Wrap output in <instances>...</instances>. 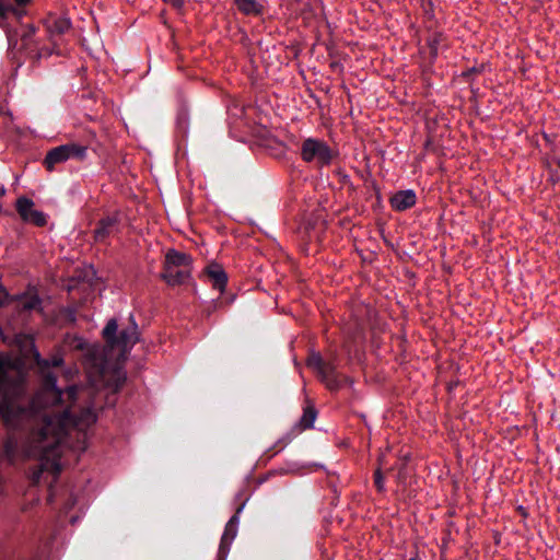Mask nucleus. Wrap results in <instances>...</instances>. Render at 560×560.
Returning <instances> with one entry per match:
<instances>
[{"instance_id": "nucleus-27", "label": "nucleus", "mask_w": 560, "mask_h": 560, "mask_svg": "<svg viewBox=\"0 0 560 560\" xmlns=\"http://www.w3.org/2000/svg\"><path fill=\"white\" fill-rule=\"evenodd\" d=\"M9 299L8 291L0 284V307L5 304Z\"/></svg>"}, {"instance_id": "nucleus-11", "label": "nucleus", "mask_w": 560, "mask_h": 560, "mask_svg": "<svg viewBox=\"0 0 560 560\" xmlns=\"http://www.w3.org/2000/svg\"><path fill=\"white\" fill-rule=\"evenodd\" d=\"M45 27L50 36H60L71 27V21L66 16L49 15L45 20Z\"/></svg>"}, {"instance_id": "nucleus-9", "label": "nucleus", "mask_w": 560, "mask_h": 560, "mask_svg": "<svg viewBox=\"0 0 560 560\" xmlns=\"http://www.w3.org/2000/svg\"><path fill=\"white\" fill-rule=\"evenodd\" d=\"M213 289L223 293L228 284V275L221 265L212 262L205 270Z\"/></svg>"}, {"instance_id": "nucleus-20", "label": "nucleus", "mask_w": 560, "mask_h": 560, "mask_svg": "<svg viewBox=\"0 0 560 560\" xmlns=\"http://www.w3.org/2000/svg\"><path fill=\"white\" fill-rule=\"evenodd\" d=\"M10 13L20 18L24 14V11L19 8H15L11 3V0H0V19L8 18Z\"/></svg>"}, {"instance_id": "nucleus-13", "label": "nucleus", "mask_w": 560, "mask_h": 560, "mask_svg": "<svg viewBox=\"0 0 560 560\" xmlns=\"http://www.w3.org/2000/svg\"><path fill=\"white\" fill-rule=\"evenodd\" d=\"M62 151L66 153L68 160L85 161L88 158V147L77 143L68 142L61 144Z\"/></svg>"}, {"instance_id": "nucleus-6", "label": "nucleus", "mask_w": 560, "mask_h": 560, "mask_svg": "<svg viewBox=\"0 0 560 560\" xmlns=\"http://www.w3.org/2000/svg\"><path fill=\"white\" fill-rule=\"evenodd\" d=\"M317 418V410L314 406L307 405L303 409V413L298 421V423L292 428L291 432L282 436L277 441V443L272 446L273 453H278L282 450L287 444H289L293 438L300 434L302 431L313 428L314 422Z\"/></svg>"}, {"instance_id": "nucleus-17", "label": "nucleus", "mask_w": 560, "mask_h": 560, "mask_svg": "<svg viewBox=\"0 0 560 560\" xmlns=\"http://www.w3.org/2000/svg\"><path fill=\"white\" fill-rule=\"evenodd\" d=\"M237 529L238 528L230 527V525H228V524L225 525L224 532H223L221 540H220L218 551L226 552V555H229V552L231 550L232 542L237 535Z\"/></svg>"}, {"instance_id": "nucleus-3", "label": "nucleus", "mask_w": 560, "mask_h": 560, "mask_svg": "<svg viewBox=\"0 0 560 560\" xmlns=\"http://www.w3.org/2000/svg\"><path fill=\"white\" fill-rule=\"evenodd\" d=\"M191 256L187 253L171 248L165 254L161 278L168 285H180L191 278Z\"/></svg>"}, {"instance_id": "nucleus-26", "label": "nucleus", "mask_w": 560, "mask_h": 560, "mask_svg": "<svg viewBox=\"0 0 560 560\" xmlns=\"http://www.w3.org/2000/svg\"><path fill=\"white\" fill-rule=\"evenodd\" d=\"M245 506V502H243L235 511V514L229 520V522L226 523L228 525H230V527H235V528H238V524H240V514L241 512L243 511Z\"/></svg>"}, {"instance_id": "nucleus-16", "label": "nucleus", "mask_w": 560, "mask_h": 560, "mask_svg": "<svg viewBox=\"0 0 560 560\" xmlns=\"http://www.w3.org/2000/svg\"><path fill=\"white\" fill-rule=\"evenodd\" d=\"M18 438L14 433L10 434L4 441L3 455L9 464H14L18 454Z\"/></svg>"}, {"instance_id": "nucleus-4", "label": "nucleus", "mask_w": 560, "mask_h": 560, "mask_svg": "<svg viewBox=\"0 0 560 560\" xmlns=\"http://www.w3.org/2000/svg\"><path fill=\"white\" fill-rule=\"evenodd\" d=\"M131 324L118 331V323L116 318H110L103 331L102 336L110 348H119L122 353L129 352L139 340V330L133 316H130Z\"/></svg>"}, {"instance_id": "nucleus-7", "label": "nucleus", "mask_w": 560, "mask_h": 560, "mask_svg": "<svg viewBox=\"0 0 560 560\" xmlns=\"http://www.w3.org/2000/svg\"><path fill=\"white\" fill-rule=\"evenodd\" d=\"M15 208L24 222L36 226H45L47 224V215L43 211L34 209V201L32 199L25 196L18 198Z\"/></svg>"}, {"instance_id": "nucleus-8", "label": "nucleus", "mask_w": 560, "mask_h": 560, "mask_svg": "<svg viewBox=\"0 0 560 560\" xmlns=\"http://www.w3.org/2000/svg\"><path fill=\"white\" fill-rule=\"evenodd\" d=\"M119 220L117 215L102 218L94 230V240L104 243L110 235L118 232Z\"/></svg>"}, {"instance_id": "nucleus-19", "label": "nucleus", "mask_w": 560, "mask_h": 560, "mask_svg": "<svg viewBox=\"0 0 560 560\" xmlns=\"http://www.w3.org/2000/svg\"><path fill=\"white\" fill-rule=\"evenodd\" d=\"M16 300L19 301V308L25 312L37 310L42 304L40 299L36 294L19 295Z\"/></svg>"}, {"instance_id": "nucleus-32", "label": "nucleus", "mask_w": 560, "mask_h": 560, "mask_svg": "<svg viewBox=\"0 0 560 560\" xmlns=\"http://www.w3.org/2000/svg\"><path fill=\"white\" fill-rule=\"evenodd\" d=\"M5 194V188L3 186L0 187V197Z\"/></svg>"}, {"instance_id": "nucleus-1", "label": "nucleus", "mask_w": 560, "mask_h": 560, "mask_svg": "<svg viewBox=\"0 0 560 560\" xmlns=\"http://www.w3.org/2000/svg\"><path fill=\"white\" fill-rule=\"evenodd\" d=\"M10 368L9 358L4 353H0V417L9 429H20L24 424L38 428L44 425L46 417L60 416L66 411H70L72 418L80 417L86 409L95 415L90 406L78 409L74 404L78 386H69L63 393L58 388L57 377L54 373L45 374L43 387L33 398L30 408L19 406L8 388Z\"/></svg>"}, {"instance_id": "nucleus-18", "label": "nucleus", "mask_w": 560, "mask_h": 560, "mask_svg": "<svg viewBox=\"0 0 560 560\" xmlns=\"http://www.w3.org/2000/svg\"><path fill=\"white\" fill-rule=\"evenodd\" d=\"M445 40L443 33L441 32H432L429 34L427 38V44L430 49V58L435 59L439 55V49L442 43Z\"/></svg>"}, {"instance_id": "nucleus-24", "label": "nucleus", "mask_w": 560, "mask_h": 560, "mask_svg": "<svg viewBox=\"0 0 560 560\" xmlns=\"http://www.w3.org/2000/svg\"><path fill=\"white\" fill-rule=\"evenodd\" d=\"M40 365L48 366H61L63 364V359L60 355H54L50 360H43L38 362Z\"/></svg>"}, {"instance_id": "nucleus-15", "label": "nucleus", "mask_w": 560, "mask_h": 560, "mask_svg": "<svg viewBox=\"0 0 560 560\" xmlns=\"http://www.w3.org/2000/svg\"><path fill=\"white\" fill-rule=\"evenodd\" d=\"M235 4L245 15H259L262 13L264 7L256 0H235Z\"/></svg>"}, {"instance_id": "nucleus-12", "label": "nucleus", "mask_w": 560, "mask_h": 560, "mask_svg": "<svg viewBox=\"0 0 560 560\" xmlns=\"http://www.w3.org/2000/svg\"><path fill=\"white\" fill-rule=\"evenodd\" d=\"M68 160L66 153L62 151L61 145L50 149L44 158V166L48 172H52L56 165L66 163Z\"/></svg>"}, {"instance_id": "nucleus-31", "label": "nucleus", "mask_w": 560, "mask_h": 560, "mask_svg": "<svg viewBox=\"0 0 560 560\" xmlns=\"http://www.w3.org/2000/svg\"><path fill=\"white\" fill-rule=\"evenodd\" d=\"M228 556L226 552L218 551L217 560H228Z\"/></svg>"}, {"instance_id": "nucleus-28", "label": "nucleus", "mask_w": 560, "mask_h": 560, "mask_svg": "<svg viewBox=\"0 0 560 560\" xmlns=\"http://www.w3.org/2000/svg\"><path fill=\"white\" fill-rule=\"evenodd\" d=\"M163 1L178 10H180L185 4V0H163Z\"/></svg>"}, {"instance_id": "nucleus-2", "label": "nucleus", "mask_w": 560, "mask_h": 560, "mask_svg": "<svg viewBox=\"0 0 560 560\" xmlns=\"http://www.w3.org/2000/svg\"><path fill=\"white\" fill-rule=\"evenodd\" d=\"M95 422L96 415L86 409L78 418H72L70 411L46 417L44 425L32 428L26 455L39 459V464L31 471L32 482L37 485L46 470H51L57 477L61 471L60 446L67 443V436L77 430L85 438L84 431Z\"/></svg>"}, {"instance_id": "nucleus-23", "label": "nucleus", "mask_w": 560, "mask_h": 560, "mask_svg": "<svg viewBox=\"0 0 560 560\" xmlns=\"http://www.w3.org/2000/svg\"><path fill=\"white\" fill-rule=\"evenodd\" d=\"M483 70H485V65L483 63L478 65V66H474V67H470L467 70L463 71L462 77L465 78L466 80H470V78L472 75L479 74Z\"/></svg>"}, {"instance_id": "nucleus-29", "label": "nucleus", "mask_w": 560, "mask_h": 560, "mask_svg": "<svg viewBox=\"0 0 560 560\" xmlns=\"http://www.w3.org/2000/svg\"><path fill=\"white\" fill-rule=\"evenodd\" d=\"M405 464H400L398 474H397V481L402 482L405 480Z\"/></svg>"}, {"instance_id": "nucleus-22", "label": "nucleus", "mask_w": 560, "mask_h": 560, "mask_svg": "<svg viewBox=\"0 0 560 560\" xmlns=\"http://www.w3.org/2000/svg\"><path fill=\"white\" fill-rule=\"evenodd\" d=\"M374 485L378 492H385V481L381 468H377L374 471Z\"/></svg>"}, {"instance_id": "nucleus-21", "label": "nucleus", "mask_w": 560, "mask_h": 560, "mask_svg": "<svg viewBox=\"0 0 560 560\" xmlns=\"http://www.w3.org/2000/svg\"><path fill=\"white\" fill-rule=\"evenodd\" d=\"M322 378L326 383L327 387L331 390H336L341 386V383L337 377L335 369L334 372H327L326 375H322Z\"/></svg>"}, {"instance_id": "nucleus-14", "label": "nucleus", "mask_w": 560, "mask_h": 560, "mask_svg": "<svg viewBox=\"0 0 560 560\" xmlns=\"http://www.w3.org/2000/svg\"><path fill=\"white\" fill-rule=\"evenodd\" d=\"M307 366L316 370L320 376L326 375L327 372H334V365L331 363H326L317 352L310 354L307 358Z\"/></svg>"}, {"instance_id": "nucleus-30", "label": "nucleus", "mask_w": 560, "mask_h": 560, "mask_svg": "<svg viewBox=\"0 0 560 560\" xmlns=\"http://www.w3.org/2000/svg\"><path fill=\"white\" fill-rule=\"evenodd\" d=\"M32 0H14L16 7L15 8H19L20 7H25Z\"/></svg>"}, {"instance_id": "nucleus-10", "label": "nucleus", "mask_w": 560, "mask_h": 560, "mask_svg": "<svg viewBox=\"0 0 560 560\" xmlns=\"http://www.w3.org/2000/svg\"><path fill=\"white\" fill-rule=\"evenodd\" d=\"M390 206L396 211H405L417 202L416 192L412 189L399 190L390 199Z\"/></svg>"}, {"instance_id": "nucleus-25", "label": "nucleus", "mask_w": 560, "mask_h": 560, "mask_svg": "<svg viewBox=\"0 0 560 560\" xmlns=\"http://www.w3.org/2000/svg\"><path fill=\"white\" fill-rule=\"evenodd\" d=\"M114 376H115V384L113 385V388L116 392L122 386V384L126 380V375L121 370L116 369L114 371Z\"/></svg>"}, {"instance_id": "nucleus-5", "label": "nucleus", "mask_w": 560, "mask_h": 560, "mask_svg": "<svg viewBox=\"0 0 560 560\" xmlns=\"http://www.w3.org/2000/svg\"><path fill=\"white\" fill-rule=\"evenodd\" d=\"M301 159L306 163H316L319 166L330 165L336 152L329 144L317 138H306L301 144Z\"/></svg>"}]
</instances>
